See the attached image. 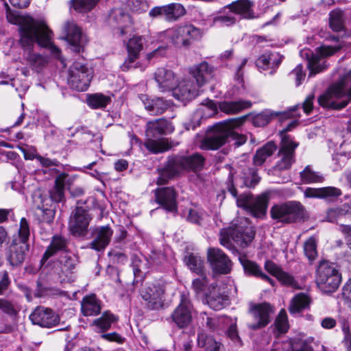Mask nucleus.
<instances>
[{"label":"nucleus","mask_w":351,"mask_h":351,"mask_svg":"<svg viewBox=\"0 0 351 351\" xmlns=\"http://www.w3.org/2000/svg\"><path fill=\"white\" fill-rule=\"evenodd\" d=\"M173 127L165 119H158L148 121L147 123L146 133L149 137H156L160 135H166L172 133Z\"/></svg>","instance_id":"393cba45"},{"label":"nucleus","mask_w":351,"mask_h":351,"mask_svg":"<svg viewBox=\"0 0 351 351\" xmlns=\"http://www.w3.org/2000/svg\"><path fill=\"white\" fill-rule=\"evenodd\" d=\"M317 241L316 238L315 237H311L304 243V254L309 261H313L317 256Z\"/></svg>","instance_id":"603ef678"},{"label":"nucleus","mask_w":351,"mask_h":351,"mask_svg":"<svg viewBox=\"0 0 351 351\" xmlns=\"http://www.w3.org/2000/svg\"><path fill=\"white\" fill-rule=\"evenodd\" d=\"M55 206H51V208H44L38 206L36 215L40 222L51 223L55 217Z\"/></svg>","instance_id":"09e8293b"},{"label":"nucleus","mask_w":351,"mask_h":351,"mask_svg":"<svg viewBox=\"0 0 351 351\" xmlns=\"http://www.w3.org/2000/svg\"><path fill=\"white\" fill-rule=\"evenodd\" d=\"M310 304L309 298L304 293H298L291 300L289 308L291 314L298 313Z\"/></svg>","instance_id":"58836bf2"},{"label":"nucleus","mask_w":351,"mask_h":351,"mask_svg":"<svg viewBox=\"0 0 351 351\" xmlns=\"http://www.w3.org/2000/svg\"><path fill=\"white\" fill-rule=\"evenodd\" d=\"M207 257L210 263H228L230 262L226 254L219 248H209L207 252Z\"/></svg>","instance_id":"49530a36"},{"label":"nucleus","mask_w":351,"mask_h":351,"mask_svg":"<svg viewBox=\"0 0 351 351\" xmlns=\"http://www.w3.org/2000/svg\"><path fill=\"white\" fill-rule=\"evenodd\" d=\"M99 0H72L73 8L79 12H86L92 10Z\"/></svg>","instance_id":"5fc2aeb1"},{"label":"nucleus","mask_w":351,"mask_h":351,"mask_svg":"<svg viewBox=\"0 0 351 351\" xmlns=\"http://www.w3.org/2000/svg\"><path fill=\"white\" fill-rule=\"evenodd\" d=\"M82 313L84 316H95L100 313V301L95 294L85 296L81 302Z\"/></svg>","instance_id":"2f4dec72"},{"label":"nucleus","mask_w":351,"mask_h":351,"mask_svg":"<svg viewBox=\"0 0 351 351\" xmlns=\"http://www.w3.org/2000/svg\"><path fill=\"white\" fill-rule=\"evenodd\" d=\"M167 36L177 47H189L192 40L199 37V30L191 25L176 27L167 31Z\"/></svg>","instance_id":"1a4fd4ad"},{"label":"nucleus","mask_w":351,"mask_h":351,"mask_svg":"<svg viewBox=\"0 0 351 351\" xmlns=\"http://www.w3.org/2000/svg\"><path fill=\"white\" fill-rule=\"evenodd\" d=\"M277 146L273 141H269L261 148L258 149L254 157L253 163L255 166H261L276 150Z\"/></svg>","instance_id":"c9c22d12"},{"label":"nucleus","mask_w":351,"mask_h":351,"mask_svg":"<svg viewBox=\"0 0 351 351\" xmlns=\"http://www.w3.org/2000/svg\"><path fill=\"white\" fill-rule=\"evenodd\" d=\"M145 38L139 35H134L127 43V50L129 54V61L136 60L140 52L143 49Z\"/></svg>","instance_id":"f704fd0d"},{"label":"nucleus","mask_w":351,"mask_h":351,"mask_svg":"<svg viewBox=\"0 0 351 351\" xmlns=\"http://www.w3.org/2000/svg\"><path fill=\"white\" fill-rule=\"evenodd\" d=\"M254 234V228L248 220L246 218H240L233 221L228 228L220 231L219 242L227 248L232 247V241L245 247L252 241Z\"/></svg>","instance_id":"f03ea898"},{"label":"nucleus","mask_w":351,"mask_h":351,"mask_svg":"<svg viewBox=\"0 0 351 351\" xmlns=\"http://www.w3.org/2000/svg\"><path fill=\"white\" fill-rule=\"evenodd\" d=\"M7 20L12 24L18 25L20 44L23 48H29L34 43L46 45L49 42V31L43 20H35L30 16L19 15L7 12Z\"/></svg>","instance_id":"f257e3e1"},{"label":"nucleus","mask_w":351,"mask_h":351,"mask_svg":"<svg viewBox=\"0 0 351 351\" xmlns=\"http://www.w3.org/2000/svg\"><path fill=\"white\" fill-rule=\"evenodd\" d=\"M298 145V143L293 142L289 136L282 137L278 152L280 159L274 167L275 170L283 171L291 168L295 162V149Z\"/></svg>","instance_id":"9b49d317"},{"label":"nucleus","mask_w":351,"mask_h":351,"mask_svg":"<svg viewBox=\"0 0 351 351\" xmlns=\"http://www.w3.org/2000/svg\"><path fill=\"white\" fill-rule=\"evenodd\" d=\"M346 89L348 90L349 99L351 100V69L342 77L338 83L332 85L324 94L319 96L318 99L319 105L324 108L335 110H341L345 108L348 101L346 100L338 103L337 100L346 95Z\"/></svg>","instance_id":"20e7f679"},{"label":"nucleus","mask_w":351,"mask_h":351,"mask_svg":"<svg viewBox=\"0 0 351 351\" xmlns=\"http://www.w3.org/2000/svg\"><path fill=\"white\" fill-rule=\"evenodd\" d=\"M116 321L117 319L112 314L105 313L101 317L95 319L92 326L95 327V331L99 332H104L108 330L112 323Z\"/></svg>","instance_id":"ea45409f"},{"label":"nucleus","mask_w":351,"mask_h":351,"mask_svg":"<svg viewBox=\"0 0 351 351\" xmlns=\"http://www.w3.org/2000/svg\"><path fill=\"white\" fill-rule=\"evenodd\" d=\"M335 49L330 47H322L318 49L317 53H311L310 51L306 53L308 58V68L309 70V77L314 76L326 69V62L324 60V57L332 56L335 53Z\"/></svg>","instance_id":"f8f14e48"},{"label":"nucleus","mask_w":351,"mask_h":351,"mask_svg":"<svg viewBox=\"0 0 351 351\" xmlns=\"http://www.w3.org/2000/svg\"><path fill=\"white\" fill-rule=\"evenodd\" d=\"M218 107L219 105L217 106L214 101L206 99L202 103V106L198 111L199 113L203 114V117L208 118L213 117L217 113Z\"/></svg>","instance_id":"3c124183"},{"label":"nucleus","mask_w":351,"mask_h":351,"mask_svg":"<svg viewBox=\"0 0 351 351\" xmlns=\"http://www.w3.org/2000/svg\"><path fill=\"white\" fill-rule=\"evenodd\" d=\"M63 32L71 49L80 53L87 42L86 36L82 34L80 27L73 21H67L63 26Z\"/></svg>","instance_id":"2eb2a0df"},{"label":"nucleus","mask_w":351,"mask_h":351,"mask_svg":"<svg viewBox=\"0 0 351 351\" xmlns=\"http://www.w3.org/2000/svg\"><path fill=\"white\" fill-rule=\"evenodd\" d=\"M298 108V106H293L287 112H271L263 111L252 117V124L256 127H263L268 124L274 117L283 114L284 117L288 118L293 116L292 113Z\"/></svg>","instance_id":"7c9ffc66"},{"label":"nucleus","mask_w":351,"mask_h":351,"mask_svg":"<svg viewBox=\"0 0 351 351\" xmlns=\"http://www.w3.org/2000/svg\"><path fill=\"white\" fill-rule=\"evenodd\" d=\"M343 12L339 10H332L330 13V27L335 32L343 29Z\"/></svg>","instance_id":"de8ad7c7"},{"label":"nucleus","mask_w":351,"mask_h":351,"mask_svg":"<svg viewBox=\"0 0 351 351\" xmlns=\"http://www.w3.org/2000/svg\"><path fill=\"white\" fill-rule=\"evenodd\" d=\"M341 192L339 189L334 186H328L321 188V198L331 199L341 195Z\"/></svg>","instance_id":"69168bd1"},{"label":"nucleus","mask_w":351,"mask_h":351,"mask_svg":"<svg viewBox=\"0 0 351 351\" xmlns=\"http://www.w3.org/2000/svg\"><path fill=\"white\" fill-rule=\"evenodd\" d=\"M113 230L109 226L97 228L94 233V239L90 243V248L97 251L104 250L109 244Z\"/></svg>","instance_id":"5701e85b"},{"label":"nucleus","mask_w":351,"mask_h":351,"mask_svg":"<svg viewBox=\"0 0 351 351\" xmlns=\"http://www.w3.org/2000/svg\"><path fill=\"white\" fill-rule=\"evenodd\" d=\"M29 253V245L24 242H14L9 247L7 260L10 263H23Z\"/></svg>","instance_id":"bb28decb"},{"label":"nucleus","mask_w":351,"mask_h":351,"mask_svg":"<svg viewBox=\"0 0 351 351\" xmlns=\"http://www.w3.org/2000/svg\"><path fill=\"white\" fill-rule=\"evenodd\" d=\"M110 101L109 97L102 94H94L89 96L88 104L93 108H101L106 107Z\"/></svg>","instance_id":"8fccbe9b"},{"label":"nucleus","mask_w":351,"mask_h":351,"mask_svg":"<svg viewBox=\"0 0 351 351\" xmlns=\"http://www.w3.org/2000/svg\"><path fill=\"white\" fill-rule=\"evenodd\" d=\"M34 43L33 44H34ZM32 45L29 48L25 47L24 58L27 64L36 72H40L43 68L48 64V59L36 53L31 51V49L33 47Z\"/></svg>","instance_id":"c756f323"},{"label":"nucleus","mask_w":351,"mask_h":351,"mask_svg":"<svg viewBox=\"0 0 351 351\" xmlns=\"http://www.w3.org/2000/svg\"><path fill=\"white\" fill-rule=\"evenodd\" d=\"M140 98L145 109L152 115L160 114L168 108V104L160 97L150 98L147 95H141Z\"/></svg>","instance_id":"c85d7f7f"},{"label":"nucleus","mask_w":351,"mask_h":351,"mask_svg":"<svg viewBox=\"0 0 351 351\" xmlns=\"http://www.w3.org/2000/svg\"><path fill=\"white\" fill-rule=\"evenodd\" d=\"M29 226L25 218H22L20 221V227L19 230V236L20 241L19 242H27L29 237Z\"/></svg>","instance_id":"e2e57ef3"},{"label":"nucleus","mask_w":351,"mask_h":351,"mask_svg":"<svg viewBox=\"0 0 351 351\" xmlns=\"http://www.w3.org/2000/svg\"><path fill=\"white\" fill-rule=\"evenodd\" d=\"M237 21L236 17L230 10L226 14H221L213 19V25L230 26Z\"/></svg>","instance_id":"864d4df0"},{"label":"nucleus","mask_w":351,"mask_h":351,"mask_svg":"<svg viewBox=\"0 0 351 351\" xmlns=\"http://www.w3.org/2000/svg\"><path fill=\"white\" fill-rule=\"evenodd\" d=\"M254 5V3L250 0H237L226 8L230 10V12L238 14L243 19H252L256 17L253 10Z\"/></svg>","instance_id":"cd10ccee"},{"label":"nucleus","mask_w":351,"mask_h":351,"mask_svg":"<svg viewBox=\"0 0 351 351\" xmlns=\"http://www.w3.org/2000/svg\"><path fill=\"white\" fill-rule=\"evenodd\" d=\"M132 271L134 274V283L141 282L147 272V268L145 265H132Z\"/></svg>","instance_id":"0e129e2a"},{"label":"nucleus","mask_w":351,"mask_h":351,"mask_svg":"<svg viewBox=\"0 0 351 351\" xmlns=\"http://www.w3.org/2000/svg\"><path fill=\"white\" fill-rule=\"evenodd\" d=\"M302 182L304 184L320 183L324 180V177L319 172L314 171L309 165L300 172Z\"/></svg>","instance_id":"a19ab883"},{"label":"nucleus","mask_w":351,"mask_h":351,"mask_svg":"<svg viewBox=\"0 0 351 351\" xmlns=\"http://www.w3.org/2000/svg\"><path fill=\"white\" fill-rule=\"evenodd\" d=\"M226 335L228 338L231 340L234 346L240 348L243 346V342L239 335L237 324L235 322L230 324V326L226 330Z\"/></svg>","instance_id":"bf43d9fd"},{"label":"nucleus","mask_w":351,"mask_h":351,"mask_svg":"<svg viewBox=\"0 0 351 351\" xmlns=\"http://www.w3.org/2000/svg\"><path fill=\"white\" fill-rule=\"evenodd\" d=\"M236 128L237 127H228V142H233L234 145L239 147L243 145L246 142L247 137L245 135L240 134L233 131V129Z\"/></svg>","instance_id":"052dcab7"},{"label":"nucleus","mask_w":351,"mask_h":351,"mask_svg":"<svg viewBox=\"0 0 351 351\" xmlns=\"http://www.w3.org/2000/svg\"><path fill=\"white\" fill-rule=\"evenodd\" d=\"M207 280L206 278H196L193 281V288L197 294H203L206 296V293H208L206 289Z\"/></svg>","instance_id":"338daca9"},{"label":"nucleus","mask_w":351,"mask_h":351,"mask_svg":"<svg viewBox=\"0 0 351 351\" xmlns=\"http://www.w3.org/2000/svg\"><path fill=\"white\" fill-rule=\"evenodd\" d=\"M275 325L280 332H285L288 329L287 315L285 310H281L275 320Z\"/></svg>","instance_id":"680f3d73"},{"label":"nucleus","mask_w":351,"mask_h":351,"mask_svg":"<svg viewBox=\"0 0 351 351\" xmlns=\"http://www.w3.org/2000/svg\"><path fill=\"white\" fill-rule=\"evenodd\" d=\"M206 298L209 306L215 311L222 309L228 304L227 293L217 285H212L208 288V293H206Z\"/></svg>","instance_id":"412c9836"},{"label":"nucleus","mask_w":351,"mask_h":351,"mask_svg":"<svg viewBox=\"0 0 351 351\" xmlns=\"http://www.w3.org/2000/svg\"><path fill=\"white\" fill-rule=\"evenodd\" d=\"M282 58L278 53L266 52L262 54L256 62L260 71H267L269 75H273L280 64Z\"/></svg>","instance_id":"4be33fe9"},{"label":"nucleus","mask_w":351,"mask_h":351,"mask_svg":"<svg viewBox=\"0 0 351 351\" xmlns=\"http://www.w3.org/2000/svg\"><path fill=\"white\" fill-rule=\"evenodd\" d=\"M271 217L279 222L290 223L304 219V208L301 203L289 201L273 205L270 209Z\"/></svg>","instance_id":"423d86ee"},{"label":"nucleus","mask_w":351,"mask_h":351,"mask_svg":"<svg viewBox=\"0 0 351 351\" xmlns=\"http://www.w3.org/2000/svg\"><path fill=\"white\" fill-rule=\"evenodd\" d=\"M145 145L148 150L154 154L165 152L171 147V145L166 139L156 141L149 138L145 141Z\"/></svg>","instance_id":"a18cd8bd"},{"label":"nucleus","mask_w":351,"mask_h":351,"mask_svg":"<svg viewBox=\"0 0 351 351\" xmlns=\"http://www.w3.org/2000/svg\"><path fill=\"white\" fill-rule=\"evenodd\" d=\"M93 71L84 60L75 61L69 71L68 82L70 86L77 91H85L90 85Z\"/></svg>","instance_id":"6e6552de"},{"label":"nucleus","mask_w":351,"mask_h":351,"mask_svg":"<svg viewBox=\"0 0 351 351\" xmlns=\"http://www.w3.org/2000/svg\"><path fill=\"white\" fill-rule=\"evenodd\" d=\"M317 284L325 293H332L339 287L341 282V274L337 265H319L317 269Z\"/></svg>","instance_id":"0eeeda50"},{"label":"nucleus","mask_w":351,"mask_h":351,"mask_svg":"<svg viewBox=\"0 0 351 351\" xmlns=\"http://www.w3.org/2000/svg\"><path fill=\"white\" fill-rule=\"evenodd\" d=\"M213 67L206 62L196 64L190 70V73L192 75L193 80L200 87L213 77Z\"/></svg>","instance_id":"a878e982"},{"label":"nucleus","mask_w":351,"mask_h":351,"mask_svg":"<svg viewBox=\"0 0 351 351\" xmlns=\"http://www.w3.org/2000/svg\"><path fill=\"white\" fill-rule=\"evenodd\" d=\"M164 290L159 284L146 283L141 291L142 298L149 309H158L162 306Z\"/></svg>","instance_id":"4468645a"},{"label":"nucleus","mask_w":351,"mask_h":351,"mask_svg":"<svg viewBox=\"0 0 351 351\" xmlns=\"http://www.w3.org/2000/svg\"><path fill=\"white\" fill-rule=\"evenodd\" d=\"M91 220V217L88 211L82 207H77L72 213L69 227L71 232L74 236L84 235Z\"/></svg>","instance_id":"ddd939ff"},{"label":"nucleus","mask_w":351,"mask_h":351,"mask_svg":"<svg viewBox=\"0 0 351 351\" xmlns=\"http://www.w3.org/2000/svg\"><path fill=\"white\" fill-rule=\"evenodd\" d=\"M266 271L275 276L278 280L282 283L293 286L295 285V280L292 276L283 271L278 265H265Z\"/></svg>","instance_id":"e433bc0d"},{"label":"nucleus","mask_w":351,"mask_h":351,"mask_svg":"<svg viewBox=\"0 0 351 351\" xmlns=\"http://www.w3.org/2000/svg\"><path fill=\"white\" fill-rule=\"evenodd\" d=\"M190 269L202 278H206V271L208 270V273L211 271L213 278H218L221 275H224L230 273L231 271L230 265H206L208 268L204 267V265H188Z\"/></svg>","instance_id":"b1692460"},{"label":"nucleus","mask_w":351,"mask_h":351,"mask_svg":"<svg viewBox=\"0 0 351 351\" xmlns=\"http://www.w3.org/2000/svg\"><path fill=\"white\" fill-rule=\"evenodd\" d=\"M184 165L186 170L196 171L202 169L204 163V158L199 154L189 156H183Z\"/></svg>","instance_id":"c03bdc74"},{"label":"nucleus","mask_w":351,"mask_h":351,"mask_svg":"<svg viewBox=\"0 0 351 351\" xmlns=\"http://www.w3.org/2000/svg\"><path fill=\"white\" fill-rule=\"evenodd\" d=\"M193 305L186 295L182 294L180 304L171 315V321L180 328H185L192 322Z\"/></svg>","instance_id":"9d476101"},{"label":"nucleus","mask_w":351,"mask_h":351,"mask_svg":"<svg viewBox=\"0 0 351 351\" xmlns=\"http://www.w3.org/2000/svg\"><path fill=\"white\" fill-rule=\"evenodd\" d=\"M199 88L200 86L193 79L184 78L178 82L173 95L178 99H191L198 95Z\"/></svg>","instance_id":"aec40b11"},{"label":"nucleus","mask_w":351,"mask_h":351,"mask_svg":"<svg viewBox=\"0 0 351 351\" xmlns=\"http://www.w3.org/2000/svg\"><path fill=\"white\" fill-rule=\"evenodd\" d=\"M231 321L228 317H210L206 316V325L211 330H217L221 328V325L228 324Z\"/></svg>","instance_id":"13d9d810"},{"label":"nucleus","mask_w":351,"mask_h":351,"mask_svg":"<svg viewBox=\"0 0 351 351\" xmlns=\"http://www.w3.org/2000/svg\"><path fill=\"white\" fill-rule=\"evenodd\" d=\"M243 184L247 187H254L261 180L257 174V170L254 167H247L242 171Z\"/></svg>","instance_id":"79ce46f5"},{"label":"nucleus","mask_w":351,"mask_h":351,"mask_svg":"<svg viewBox=\"0 0 351 351\" xmlns=\"http://www.w3.org/2000/svg\"><path fill=\"white\" fill-rule=\"evenodd\" d=\"M197 345L199 348H205V351H224L223 346L220 342L204 332H198Z\"/></svg>","instance_id":"72a5a7b5"},{"label":"nucleus","mask_w":351,"mask_h":351,"mask_svg":"<svg viewBox=\"0 0 351 351\" xmlns=\"http://www.w3.org/2000/svg\"><path fill=\"white\" fill-rule=\"evenodd\" d=\"M184 161L183 156H174L168 160L165 173L167 174L169 178L178 174L182 170H186Z\"/></svg>","instance_id":"4c0bfd02"},{"label":"nucleus","mask_w":351,"mask_h":351,"mask_svg":"<svg viewBox=\"0 0 351 351\" xmlns=\"http://www.w3.org/2000/svg\"><path fill=\"white\" fill-rule=\"evenodd\" d=\"M245 121V117L229 119L216 123L208 131L202 140L201 147L204 149H217L228 140V127H239Z\"/></svg>","instance_id":"39448f33"},{"label":"nucleus","mask_w":351,"mask_h":351,"mask_svg":"<svg viewBox=\"0 0 351 351\" xmlns=\"http://www.w3.org/2000/svg\"><path fill=\"white\" fill-rule=\"evenodd\" d=\"M154 79L161 92L174 91L178 82L174 71L166 67L158 68L154 73Z\"/></svg>","instance_id":"a211bd4d"},{"label":"nucleus","mask_w":351,"mask_h":351,"mask_svg":"<svg viewBox=\"0 0 351 351\" xmlns=\"http://www.w3.org/2000/svg\"><path fill=\"white\" fill-rule=\"evenodd\" d=\"M65 245L66 241L64 239L60 236H54L50 246L47 248L43 256L41 263H44V262H45L50 256H51L55 253V252L63 249Z\"/></svg>","instance_id":"37998d69"},{"label":"nucleus","mask_w":351,"mask_h":351,"mask_svg":"<svg viewBox=\"0 0 351 351\" xmlns=\"http://www.w3.org/2000/svg\"><path fill=\"white\" fill-rule=\"evenodd\" d=\"M245 273L248 276L260 277L273 285L274 280L262 272L258 265H243Z\"/></svg>","instance_id":"6e6d98bb"},{"label":"nucleus","mask_w":351,"mask_h":351,"mask_svg":"<svg viewBox=\"0 0 351 351\" xmlns=\"http://www.w3.org/2000/svg\"><path fill=\"white\" fill-rule=\"evenodd\" d=\"M156 201L160 204L164 209L173 213H177V194L173 188H158L155 191Z\"/></svg>","instance_id":"6ab92c4d"},{"label":"nucleus","mask_w":351,"mask_h":351,"mask_svg":"<svg viewBox=\"0 0 351 351\" xmlns=\"http://www.w3.org/2000/svg\"><path fill=\"white\" fill-rule=\"evenodd\" d=\"M169 21H176L181 16L186 14V9L184 7L177 3H172L169 4Z\"/></svg>","instance_id":"4d7b16f0"},{"label":"nucleus","mask_w":351,"mask_h":351,"mask_svg":"<svg viewBox=\"0 0 351 351\" xmlns=\"http://www.w3.org/2000/svg\"><path fill=\"white\" fill-rule=\"evenodd\" d=\"M127 5L133 12L145 11L147 8L144 0H127Z\"/></svg>","instance_id":"774afa93"},{"label":"nucleus","mask_w":351,"mask_h":351,"mask_svg":"<svg viewBox=\"0 0 351 351\" xmlns=\"http://www.w3.org/2000/svg\"><path fill=\"white\" fill-rule=\"evenodd\" d=\"M272 313V307L269 304L263 303L255 306L251 309L254 321L248 324V328L257 330L266 326L270 322Z\"/></svg>","instance_id":"dca6fc26"},{"label":"nucleus","mask_w":351,"mask_h":351,"mask_svg":"<svg viewBox=\"0 0 351 351\" xmlns=\"http://www.w3.org/2000/svg\"><path fill=\"white\" fill-rule=\"evenodd\" d=\"M234 177L232 173H230L228 180V191L237 198L238 207L244 208L254 217H262L266 215L269 203V195L262 193L257 196L252 194H242L237 197V192L234 186Z\"/></svg>","instance_id":"7ed1b4c3"},{"label":"nucleus","mask_w":351,"mask_h":351,"mask_svg":"<svg viewBox=\"0 0 351 351\" xmlns=\"http://www.w3.org/2000/svg\"><path fill=\"white\" fill-rule=\"evenodd\" d=\"M252 103L250 101L239 100L234 101H221L219 103V108L226 114H237L241 111L250 108Z\"/></svg>","instance_id":"473e14b6"},{"label":"nucleus","mask_w":351,"mask_h":351,"mask_svg":"<svg viewBox=\"0 0 351 351\" xmlns=\"http://www.w3.org/2000/svg\"><path fill=\"white\" fill-rule=\"evenodd\" d=\"M29 319L35 325L50 328L58 323V316L50 308L36 307L30 314Z\"/></svg>","instance_id":"f3484780"}]
</instances>
